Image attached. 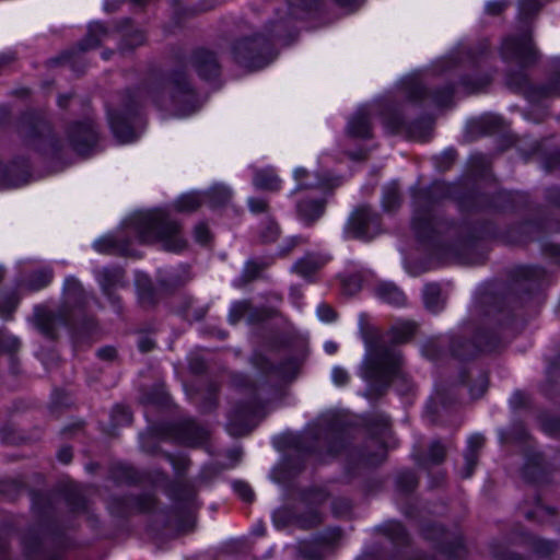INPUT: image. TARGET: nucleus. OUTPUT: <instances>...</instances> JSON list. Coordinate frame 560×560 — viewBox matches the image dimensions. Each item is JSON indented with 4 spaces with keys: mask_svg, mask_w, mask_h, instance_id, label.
Segmentation results:
<instances>
[{
    "mask_svg": "<svg viewBox=\"0 0 560 560\" xmlns=\"http://www.w3.org/2000/svg\"><path fill=\"white\" fill-rule=\"evenodd\" d=\"M318 0H289L283 12L278 11L277 16L265 25L266 37L256 34L252 38H244L235 43L232 52L235 61L249 70L260 69L267 66L273 58L272 43L281 40L289 44L294 36L291 19H284L289 14L294 19H301L306 13L318 7Z\"/></svg>",
    "mask_w": 560,
    "mask_h": 560,
    "instance_id": "1",
    "label": "nucleus"
},
{
    "mask_svg": "<svg viewBox=\"0 0 560 560\" xmlns=\"http://www.w3.org/2000/svg\"><path fill=\"white\" fill-rule=\"evenodd\" d=\"M52 277L54 272L51 268H42L30 275L26 281V287L32 291L40 290L51 282Z\"/></svg>",
    "mask_w": 560,
    "mask_h": 560,
    "instance_id": "28",
    "label": "nucleus"
},
{
    "mask_svg": "<svg viewBox=\"0 0 560 560\" xmlns=\"http://www.w3.org/2000/svg\"><path fill=\"white\" fill-rule=\"evenodd\" d=\"M361 289V281L357 277L342 280V290L347 295H353Z\"/></svg>",
    "mask_w": 560,
    "mask_h": 560,
    "instance_id": "54",
    "label": "nucleus"
},
{
    "mask_svg": "<svg viewBox=\"0 0 560 560\" xmlns=\"http://www.w3.org/2000/svg\"><path fill=\"white\" fill-rule=\"evenodd\" d=\"M389 532H390L389 535L393 540H397V541L406 540L407 534H406L405 528L400 524H398V523L392 524L389 527Z\"/></svg>",
    "mask_w": 560,
    "mask_h": 560,
    "instance_id": "62",
    "label": "nucleus"
},
{
    "mask_svg": "<svg viewBox=\"0 0 560 560\" xmlns=\"http://www.w3.org/2000/svg\"><path fill=\"white\" fill-rule=\"evenodd\" d=\"M432 130L431 121L417 122L408 128L409 137L415 140H425Z\"/></svg>",
    "mask_w": 560,
    "mask_h": 560,
    "instance_id": "43",
    "label": "nucleus"
},
{
    "mask_svg": "<svg viewBox=\"0 0 560 560\" xmlns=\"http://www.w3.org/2000/svg\"><path fill=\"white\" fill-rule=\"evenodd\" d=\"M260 406L257 401L237 406L230 415L228 431L233 436H243L249 433L256 425L254 419L259 412Z\"/></svg>",
    "mask_w": 560,
    "mask_h": 560,
    "instance_id": "11",
    "label": "nucleus"
},
{
    "mask_svg": "<svg viewBox=\"0 0 560 560\" xmlns=\"http://www.w3.org/2000/svg\"><path fill=\"white\" fill-rule=\"evenodd\" d=\"M501 55L506 60H515L521 66H528L537 61L538 51L534 47L529 34L521 37H506L501 46Z\"/></svg>",
    "mask_w": 560,
    "mask_h": 560,
    "instance_id": "9",
    "label": "nucleus"
},
{
    "mask_svg": "<svg viewBox=\"0 0 560 560\" xmlns=\"http://www.w3.org/2000/svg\"><path fill=\"white\" fill-rule=\"evenodd\" d=\"M373 446L376 448L374 454H364L363 460L368 465H378L382 462H384L386 457V450L383 444H381L378 441L373 440L372 441Z\"/></svg>",
    "mask_w": 560,
    "mask_h": 560,
    "instance_id": "46",
    "label": "nucleus"
},
{
    "mask_svg": "<svg viewBox=\"0 0 560 560\" xmlns=\"http://www.w3.org/2000/svg\"><path fill=\"white\" fill-rule=\"evenodd\" d=\"M69 139L75 151L88 153L97 140V131L92 120L74 124L69 130Z\"/></svg>",
    "mask_w": 560,
    "mask_h": 560,
    "instance_id": "12",
    "label": "nucleus"
},
{
    "mask_svg": "<svg viewBox=\"0 0 560 560\" xmlns=\"http://www.w3.org/2000/svg\"><path fill=\"white\" fill-rule=\"evenodd\" d=\"M452 96L453 89L450 86L443 89L442 91H438L432 95L433 101L438 106H447L452 101Z\"/></svg>",
    "mask_w": 560,
    "mask_h": 560,
    "instance_id": "52",
    "label": "nucleus"
},
{
    "mask_svg": "<svg viewBox=\"0 0 560 560\" xmlns=\"http://www.w3.org/2000/svg\"><path fill=\"white\" fill-rule=\"evenodd\" d=\"M190 65L198 75L205 80L215 78L220 73V63L215 54L206 48H198L192 51Z\"/></svg>",
    "mask_w": 560,
    "mask_h": 560,
    "instance_id": "15",
    "label": "nucleus"
},
{
    "mask_svg": "<svg viewBox=\"0 0 560 560\" xmlns=\"http://www.w3.org/2000/svg\"><path fill=\"white\" fill-rule=\"evenodd\" d=\"M210 238L209 230L206 224L199 223L195 228V240L200 244H207Z\"/></svg>",
    "mask_w": 560,
    "mask_h": 560,
    "instance_id": "57",
    "label": "nucleus"
},
{
    "mask_svg": "<svg viewBox=\"0 0 560 560\" xmlns=\"http://www.w3.org/2000/svg\"><path fill=\"white\" fill-rule=\"evenodd\" d=\"M400 203V196L395 184L388 185L384 190L383 207L387 211L395 210Z\"/></svg>",
    "mask_w": 560,
    "mask_h": 560,
    "instance_id": "38",
    "label": "nucleus"
},
{
    "mask_svg": "<svg viewBox=\"0 0 560 560\" xmlns=\"http://www.w3.org/2000/svg\"><path fill=\"white\" fill-rule=\"evenodd\" d=\"M506 84L522 91L530 102H540L542 98L560 96V79L551 81L547 85H530L523 72L509 74Z\"/></svg>",
    "mask_w": 560,
    "mask_h": 560,
    "instance_id": "10",
    "label": "nucleus"
},
{
    "mask_svg": "<svg viewBox=\"0 0 560 560\" xmlns=\"http://www.w3.org/2000/svg\"><path fill=\"white\" fill-rule=\"evenodd\" d=\"M401 363V355L396 349L385 345H375L365 357L362 376L378 393L386 388L394 377L397 383H402L400 390L407 393L411 388V384L400 370Z\"/></svg>",
    "mask_w": 560,
    "mask_h": 560,
    "instance_id": "4",
    "label": "nucleus"
},
{
    "mask_svg": "<svg viewBox=\"0 0 560 560\" xmlns=\"http://www.w3.org/2000/svg\"><path fill=\"white\" fill-rule=\"evenodd\" d=\"M129 224L142 243L158 241L171 252H180L186 247L180 225L163 209L137 212L129 219Z\"/></svg>",
    "mask_w": 560,
    "mask_h": 560,
    "instance_id": "3",
    "label": "nucleus"
},
{
    "mask_svg": "<svg viewBox=\"0 0 560 560\" xmlns=\"http://www.w3.org/2000/svg\"><path fill=\"white\" fill-rule=\"evenodd\" d=\"M203 200L205 198H202L200 194L188 192L177 198L173 207L177 212L190 213L196 211L201 206Z\"/></svg>",
    "mask_w": 560,
    "mask_h": 560,
    "instance_id": "26",
    "label": "nucleus"
},
{
    "mask_svg": "<svg viewBox=\"0 0 560 560\" xmlns=\"http://www.w3.org/2000/svg\"><path fill=\"white\" fill-rule=\"evenodd\" d=\"M88 294L80 281L69 276L65 280L62 299L56 311L39 305L34 311V324L48 338H56L58 329L67 327L75 329L88 304Z\"/></svg>",
    "mask_w": 560,
    "mask_h": 560,
    "instance_id": "2",
    "label": "nucleus"
},
{
    "mask_svg": "<svg viewBox=\"0 0 560 560\" xmlns=\"http://www.w3.org/2000/svg\"><path fill=\"white\" fill-rule=\"evenodd\" d=\"M144 34L140 31H135L130 34H127L120 44L119 51L121 54H126L133 48L141 46L144 43Z\"/></svg>",
    "mask_w": 560,
    "mask_h": 560,
    "instance_id": "39",
    "label": "nucleus"
},
{
    "mask_svg": "<svg viewBox=\"0 0 560 560\" xmlns=\"http://www.w3.org/2000/svg\"><path fill=\"white\" fill-rule=\"evenodd\" d=\"M48 540L36 533H28L23 538V551L27 560H52L57 556L47 550Z\"/></svg>",
    "mask_w": 560,
    "mask_h": 560,
    "instance_id": "17",
    "label": "nucleus"
},
{
    "mask_svg": "<svg viewBox=\"0 0 560 560\" xmlns=\"http://www.w3.org/2000/svg\"><path fill=\"white\" fill-rule=\"evenodd\" d=\"M267 267L266 264L250 260L244 268L243 277L246 281H252L259 276V273Z\"/></svg>",
    "mask_w": 560,
    "mask_h": 560,
    "instance_id": "50",
    "label": "nucleus"
},
{
    "mask_svg": "<svg viewBox=\"0 0 560 560\" xmlns=\"http://www.w3.org/2000/svg\"><path fill=\"white\" fill-rule=\"evenodd\" d=\"M207 201L213 208L226 205L231 199V191L224 186H214L207 194Z\"/></svg>",
    "mask_w": 560,
    "mask_h": 560,
    "instance_id": "33",
    "label": "nucleus"
},
{
    "mask_svg": "<svg viewBox=\"0 0 560 560\" xmlns=\"http://www.w3.org/2000/svg\"><path fill=\"white\" fill-rule=\"evenodd\" d=\"M324 261L314 255H307L304 258L298 260L294 265V270L304 276H311L323 266Z\"/></svg>",
    "mask_w": 560,
    "mask_h": 560,
    "instance_id": "32",
    "label": "nucleus"
},
{
    "mask_svg": "<svg viewBox=\"0 0 560 560\" xmlns=\"http://www.w3.org/2000/svg\"><path fill=\"white\" fill-rule=\"evenodd\" d=\"M375 112V106L360 107L348 122V135L354 138H369L371 136L370 117Z\"/></svg>",
    "mask_w": 560,
    "mask_h": 560,
    "instance_id": "16",
    "label": "nucleus"
},
{
    "mask_svg": "<svg viewBox=\"0 0 560 560\" xmlns=\"http://www.w3.org/2000/svg\"><path fill=\"white\" fill-rule=\"evenodd\" d=\"M406 94L410 100H419L424 91L417 77H408L402 81Z\"/></svg>",
    "mask_w": 560,
    "mask_h": 560,
    "instance_id": "40",
    "label": "nucleus"
},
{
    "mask_svg": "<svg viewBox=\"0 0 560 560\" xmlns=\"http://www.w3.org/2000/svg\"><path fill=\"white\" fill-rule=\"evenodd\" d=\"M423 302L428 311L436 313L444 306V299L441 295V288L439 284L430 283L424 287Z\"/></svg>",
    "mask_w": 560,
    "mask_h": 560,
    "instance_id": "25",
    "label": "nucleus"
},
{
    "mask_svg": "<svg viewBox=\"0 0 560 560\" xmlns=\"http://www.w3.org/2000/svg\"><path fill=\"white\" fill-rule=\"evenodd\" d=\"M488 376L486 373L480 372L476 378V384L470 387V395L472 398L481 397L488 388Z\"/></svg>",
    "mask_w": 560,
    "mask_h": 560,
    "instance_id": "51",
    "label": "nucleus"
},
{
    "mask_svg": "<svg viewBox=\"0 0 560 560\" xmlns=\"http://www.w3.org/2000/svg\"><path fill=\"white\" fill-rule=\"evenodd\" d=\"M304 240L302 237L293 236L283 242V244L279 247V255L281 257H285L290 255V253L300 244H302Z\"/></svg>",
    "mask_w": 560,
    "mask_h": 560,
    "instance_id": "53",
    "label": "nucleus"
},
{
    "mask_svg": "<svg viewBox=\"0 0 560 560\" xmlns=\"http://www.w3.org/2000/svg\"><path fill=\"white\" fill-rule=\"evenodd\" d=\"M488 349V343L483 342L480 338L472 342H467L459 338L453 339L451 345V351L453 355L465 359L474 355L477 351H483Z\"/></svg>",
    "mask_w": 560,
    "mask_h": 560,
    "instance_id": "22",
    "label": "nucleus"
},
{
    "mask_svg": "<svg viewBox=\"0 0 560 560\" xmlns=\"http://www.w3.org/2000/svg\"><path fill=\"white\" fill-rule=\"evenodd\" d=\"M46 131H48V127L44 121L32 122L28 118L23 119L20 128L21 135L30 141L37 135L44 137Z\"/></svg>",
    "mask_w": 560,
    "mask_h": 560,
    "instance_id": "35",
    "label": "nucleus"
},
{
    "mask_svg": "<svg viewBox=\"0 0 560 560\" xmlns=\"http://www.w3.org/2000/svg\"><path fill=\"white\" fill-rule=\"evenodd\" d=\"M517 281L538 282L545 277V271L539 267L522 266L514 270Z\"/></svg>",
    "mask_w": 560,
    "mask_h": 560,
    "instance_id": "34",
    "label": "nucleus"
},
{
    "mask_svg": "<svg viewBox=\"0 0 560 560\" xmlns=\"http://www.w3.org/2000/svg\"><path fill=\"white\" fill-rule=\"evenodd\" d=\"M376 295L384 302L395 306H402L406 304L405 294L393 283H382L377 285Z\"/></svg>",
    "mask_w": 560,
    "mask_h": 560,
    "instance_id": "24",
    "label": "nucleus"
},
{
    "mask_svg": "<svg viewBox=\"0 0 560 560\" xmlns=\"http://www.w3.org/2000/svg\"><path fill=\"white\" fill-rule=\"evenodd\" d=\"M327 499V493L322 489H313L306 495V501L310 503L319 504Z\"/></svg>",
    "mask_w": 560,
    "mask_h": 560,
    "instance_id": "61",
    "label": "nucleus"
},
{
    "mask_svg": "<svg viewBox=\"0 0 560 560\" xmlns=\"http://www.w3.org/2000/svg\"><path fill=\"white\" fill-rule=\"evenodd\" d=\"M208 432L194 421H187L183 429V439L190 445L201 443L207 439Z\"/></svg>",
    "mask_w": 560,
    "mask_h": 560,
    "instance_id": "29",
    "label": "nucleus"
},
{
    "mask_svg": "<svg viewBox=\"0 0 560 560\" xmlns=\"http://www.w3.org/2000/svg\"><path fill=\"white\" fill-rule=\"evenodd\" d=\"M94 247L100 253H116L122 250V247L113 236H104L94 243Z\"/></svg>",
    "mask_w": 560,
    "mask_h": 560,
    "instance_id": "44",
    "label": "nucleus"
},
{
    "mask_svg": "<svg viewBox=\"0 0 560 560\" xmlns=\"http://www.w3.org/2000/svg\"><path fill=\"white\" fill-rule=\"evenodd\" d=\"M132 421V415L127 407L116 406L112 411L113 427L129 424Z\"/></svg>",
    "mask_w": 560,
    "mask_h": 560,
    "instance_id": "42",
    "label": "nucleus"
},
{
    "mask_svg": "<svg viewBox=\"0 0 560 560\" xmlns=\"http://www.w3.org/2000/svg\"><path fill=\"white\" fill-rule=\"evenodd\" d=\"M332 381L336 385L342 386L348 383L349 374L345 369L336 366L332 370Z\"/></svg>",
    "mask_w": 560,
    "mask_h": 560,
    "instance_id": "58",
    "label": "nucleus"
},
{
    "mask_svg": "<svg viewBox=\"0 0 560 560\" xmlns=\"http://www.w3.org/2000/svg\"><path fill=\"white\" fill-rule=\"evenodd\" d=\"M150 95L161 106H167L164 98V96H167L170 105L177 116L190 115L200 106L198 97L183 72H173L162 91H151Z\"/></svg>",
    "mask_w": 560,
    "mask_h": 560,
    "instance_id": "5",
    "label": "nucleus"
},
{
    "mask_svg": "<svg viewBox=\"0 0 560 560\" xmlns=\"http://www.w3.org/2000/svg\"><path fill=\"white\" fill-rule=\"evenodd\" d=\"M190 279L189 269L187 267L183 268L178 273L171 275L167 278H160L159 282L164 289H174L179 285H183Z\"/></svg>",
    "mask_w": 560,
    "mask_h": 560,
    "instance_id": "37",
    "label": "nucleus"
},
{
    "mask_svg": "<svg viewBox=\"0 0 560 560\" xmlns=\"http://www.w3.org/2000/svg\"><path fill=\"white\" fill-rule=\"evenodd\" d=\"M540 8L537 0H521L520 2V14L527 16L533 12L538 11Z\"/></svg>",
    "mask_w": 560,
    "mask_h": 560,
    "instance_id": "56",
    "label": "nucleus"
},
{
    "mask_svg": "<svg viewBox=\"0 0 560 560\" xmlns=\"http://www.w3.org/2000/svg\"><path fill=\"white\" fill-rule=\"evenodd\" d=\"M96 279L104 295L113 305L118 306L119 298L115 294V291L126 284L124 271L120 268H103L97 271Z\"/></svg>",
    "mask_w": 560,
    "mask_h": 560,
    "instance_id": "14",
    "label": "nucleus"
},
{
    "mask_svg": "<svg viewBox=\"0 0 560 560\" xmlns=\"http://www.w3.org/2000/svg\"><path fill=\"white\" fill-rule=\"evenodd\" d=\"M279 232L278 224L273 220L268 219L260 231V237L262 242L271 243L277 240Z\"/></svg>",
    "mask_w": 560,
    "mask_h": 560,
    "instance_id": "47",
    "label": "nucleus"
},
{
    "mask_svg": "<svg viewBox=\"0 0 560 560\" xmlns=\"http://www.w3.org/2000/svg\"><path fill=\"white\" fill-rule=\"evenodd\" d=\"M474 249V240L466 235L459 234L452 244L443 245L440 249V256L444 259H452L459 264H474L471 257Z\"/></svg>",
    "mask_w": 560,
    "mask_h": 560,
    "instance_id": "13",
    "label": "nucleus"
},
{
    "mask_svg": "<svg viewBox=\"0 0 560 560\" xmlns=\"http://www.w3.org/2000/svg\"><path fill=\"white\" fill-rule=\"evenodd\" d=\"M416 325L407 322L393 326L388 332L389 340L394 343H402L408 341L413 335Z\"/></svg>",
    "mask_w": 560,
    "mask_h": 560,
    "instance_id": "31",
    "label": "nucleus"
},
{
    "mask_svg": "<svg viewBox=\"0 0 560 560\" xmlns=\"http://www.w3.org/2000/svg\"><path fill=\"white\" fill-rule=\"evenodd\" d=\"M446 450L440 442H433L430 445L428 460L431 464H441L445 458Z\"/></svg>",
    "mask_w": 560,
    "mask_h": 560,
    "instance_id": "49",
    "label": "nucleus"
},
{
    "mask_svg": "<svg viewBox=\"0 0 560 560\" xmlns=\"http://www.w3.org/2000/svg\"><path fill=\"white\" fill-rule=\"evenodd\" d=\"M529 547L533 552L540 558L551 556L557 549V545L553 541L535 537L530 538Z\"/></svg>",
    "mask_w": 560,
    "mask_h": 560,
    "instance_id": "36",
    "label": "nucleus"
},
{
    "mask_svg": "<svg viewBox=\"0 0 560 560\" xmlns=\"http://www.w3.org/2000/svg\"><path fill=\"white\" fill-rule=\"evenodd\" d=\"M253 183L261 190L276 191L280 188V179L271 168L256 171Z\"/></svg>",
    "mask_w": 560,
    "mask_h": 560,
    "instance_id": "23",
    "label": "nucleus"
},
{
    "mask_svg": "<svg viewBox=\"0 0 560 560\" xmlns=\"http://www.w3.org/2000/svg\"><path fill=\"white\" fill-rule=\"evenodd\" d=\"M248 206L252 212L260 213L267 210V202L264 199L250 198L248 200Z\"/></svg>",
    "mask_w": 560,
    "mask_h": 560,
    "instance_id": "63",
    "label": "nucleus"
},
{
    "mask_svg": "<svg viewBox=\"0 0 560 560\" xmlns=\"http://www.w3.org/2000/svg\"><path fill=\"white\" fill-rule=\"evenodd\" d=\"M326 207L324 199H303L298 203V214L301 220L307 224H312L319 219Z\"/></svg>",
    "mask_w": 560,
    "mask_h": 560,
    "instance_id": "20",
    "label": "nucleus"
},
{
    "mask_svg": "<svg viewBox=\"0 0 560 560\" xmlns=\"http://www.w3.org/2000/svg\"><path fill=\"white\" fill-rule=\"evenodd\" d=\"M136 287L139 300L143 305H153L155 302V290L150 279L144 275H138Z\"/></svg>",
    "mask_w": 560,
    "mask_h": 560,
    "instance_id": "27",
    "label": "nucleus"
},
{
    "mask_svg": "<svg viewBox=\"0 0 560 560\" xmlns=\"http://www.w3.org/2000/svg\"><path fill=\"white\" fill-rule=\"evenodd\" d=\"M432 529L439 532L443 536L441 542L439 544V552L441 553V557H444L441 560H459L465 556V548L459 538L451 540V535L446 533L442 527H434Z\"/></svg>",
    "mask_w": 560,
    "mask_h": 560,
    "instance_id": "18",
    "label": "nucleus"
},
{
    "mask_svg": "<svg viewBox=\"0 0 560 560\" xmlns=\"http://www.w3.org/2000/svg\"><path fill=\"white\" fill-rule=\"evenodd\" d=\"M234 490L237 492V494L246 502H252L254 499V492L250 489V487L242 481H236L233 485Z\"/></svg>",
    "mask_w": 560,
    "mask_h": 560,
    "instance_id": "55",
    "label": "nucleus"
},
{
    "mask_svg": "<svg viewBox=\"0 0 560 560\" xmlns=\"http://www.w3.org/2000/svg\"><path fill=\"white\" fill-rule=\"evenodd\" d=\"M444 195L445 185L441 183H435L429 189H421L415 195L412 228L418 237L428 238L434 232H442L446 223L438 220L429 206L433 199Z\"/></svg>",
    "mask_w": 560,
    "mask_h": 560,
    "instance_id": "6",
    "label": "nucleus"
},
{
    "mask_svg": "<svg viewBox=\"0 0 560 560\" xmlns=\"http://www.w3.org/2000/svg\"><path fill=\"white\" fill-rule=\"evenodd\" d=\"M397 487L400 491L411 492L418 485L416 475L411 471H401L397 475Z\"/></svg>",
    "mask_w": 560,
    "mask_h": 560,
    "instance_id": "41",
    "label": "nucleus"
},
{
    "mask_svg": "<svg viewBox=\"0 0 560 560\" xmlns=\"http://www.w3.org/2000/svg\"><path fill=\"white\" fill-rule=\"evenodd\" d=\"M115 502L121 504V508L116 509V513H125L132 509H137L142 512H149L155 506V499L151 494H145L140 498H128V499H115Z\"/></svg>",
    "mask_w": 560,
    "mask_h": 560,
    "instance_id": "21",
    "label": "nucleus"
},
{
    "mask_svg": "<svg viewBox=\"0 0 560 560\" xmlns=\"http://www.w3.org/2000/svg\"><path fill=\"white\" fill-rule=\"evenodd\" d=\"M20 340L0 330V352L13 353L20 349Z\"/></svg>",
    "mask_w": 560,
    "mask_h": 560,
    "instance_id": "45",
    "label": "nucleus"
},
{
    "mask_svg": "<svg viewBox=\"0 0 560 560\" xmlns=\"http://www.w3.org/2000/svg\"><path fill=\"white\" fill-rule=\"evenodd\" d=\"M485 444V438L480 434H474L468 440L467 450L465 452V466L460 471L463 478H469L478 462L479 451L482 448Z\"/></svg>",
    "mask_w": 560,
    "mask_h": 560,
    "instance_id": "19",
    "label": "nucleus"
},
{
    "mask_svg": "<svg viewBox=\"0 0 560 560\" xmlns=\"http://www.w3.org/2000/svg\"><path fill=\"white\" fill-rule=\"evenodd\" d=\"M142 95L143 91L140 89L128 92L124 97L122 107L108 114L112 130L121 143L133 141L137 138L132 122L137 118Z\"/></svg>",
    "mask_w": 560,
    "mask_h": 560,
    "instance_id": "7",
    "label": "nucleus"
},
{
    "mask_svg": "<svg viewBox=\"0 0 560 560\" xmlns=\"http://www.w3.org/2000/svg\"><path fill=\"white\" fill-rule=\"evenodd\" d=\"M317 314L319 318L324 322H332L336 318L335 311L326 304H322L317 308Z\"/></svg>",
    "mask_w": 560,
    "mask_h": 560,
    "instance_id": "60",
    "label": "nucleus"
},
{
    "mask_svg": "<svg viewBox=\"0 0 560 560\" xmlns=\"http://www.w3.org/2000/svg\"><path fill=\"white\" fill-rule=\"evenodd\" d=\"M381 231L380 215L369 206L362 205L351 213L346 232L359 240H371Z\"/></svg>",
    "mask_w": 560,
    "mask_h": 560,
    "instance_id": "8",
    "label": "nucleus"
},
{
    "mask_svg": "<svg viewBox=\"0 0 560 560\" xmlns=\"http://www.w3.org/2000/svg\"><path fill=\"white\" fill-rule=\"evenodd\" d=\"M100 359L105 361H112L116 358V349L113 347H104L97 351Z\"/></svg>",
    "mask_w": 560,
    "mask_h": 560,
    "instance_id": "64",
    "label": "nucleus"
},
{
    "mask_svg": "<svg viewBox=\"0 0 560 560\" xmlns=\"http://www.w3.org/2000/svg\"><path fill=\"white\" fill-rule=\"evenodd\" d=\"M383 124L390 132H396L402 127V117L393 105H385L382 109Z\"/></svg>",
    "mask_w": 560,
    "mask_h": 560,
    "instance_id": "30",
    "label": "nucleus"
},
{
    "mask_svg": "<svg viewBox=\"0 0 560 560\" xmlns=\"http://www.w3.org/2000/svg\"><path fill=\"white\" fill-rule=\"evenodd\" d=\"M19 304V298L15 293L9 294L0 303V316L10 317Z\"/></svg>",
    "mask_w": 560,
    "mask_h": 560,
    "instance_id": "48",
    "label": "nucleus"
},
{
    "mask_svg": "<svg viewBox=\"0 0 560 560\" xmlns=\"http://www.w3.org/2000/svg\"><path fill=\"white\" fill-rule=\"evenodd\" d=\"M508 4V2L500 0L490 1L486 5V11L488 14L498 15L505 10Z\"/></svg>",
    "mask_w": 560,
    "mask_h": 560,
    "instance_id": "59",
    "label": "nucleus"
}]
</instances>
